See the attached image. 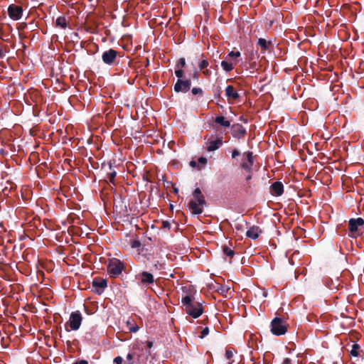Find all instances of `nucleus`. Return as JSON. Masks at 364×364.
<instances>
[{
	"label": "nucleus",
	"instance_id": "1",
	"mask_svg": "<svg viewBox=\"0 0 364 364\" xmlns=\"http://www.w3.org/2000/svg\"><path fill=\"white\" fill-rule=\"evenodd\" d=\"M183 308L186 314L194 318H197L203 313V307L202 303L195 300L190 295H186L181 299Z\"/></svg>",
	"mask_w": 364,
	"mask_h": 364
},
{
	"label": "nucleus",
	"instance_id": "2",
	"mask_svg": "<svg viewBox=\"0 0 364 364\" xmlns=\"http://www.w3.org/2000/svg\"><path fill=\"white\" fill-rule=\"evenodd\" d=\"M195 200H191L188 203V208L193 215H200L203 213V207L205 206L207 203L204 195L202 193L200 188H196L193 193Z\"/></svg>",
	"mask_w": 364,
	"mask_h": 364
},
{
	"label": "nucleus",
	"instance_id": "3",
	"mask_svg": "<svg viewBox=\"0 0 364 364\" xmlns=\"http://www.w3.org/2000/svg\"><path fill=\"white\" fill-rule=\"evenodd\" d=\"M349 235L353 237L360 236L364 232V219L350 218L348 221Z\"/></svg>",
	"mask_w": 364,
	"mask_h": 364
},
{
	"label": "nucleus",
	"instance_id": "4",
	"mask_svg": "<svg viewBox=\"0 0 364 364\" xmlns=\"http://www.w3.org/2000/svg\"><path fill=\"white\" fill-rule=\"evenodd\" d=\"M271 332L274 336L284 335L287 331L286 321L280 317L274 318L270 323Z\"/></svg>",
	"mask_w": 364,
	"mask_h": 364
},
{
	"label": "nucleus",
	"instance_id": "5",
	"mask_svg": "<svg viewBox=\"0 0 364 364\" xmlns=\"http://www.w3.org/2000/svg\"><path fill=\"white\" fill-rule=\"evenodd\" d=\"M82 321V316L79 311L72 312L68 321L65 324V330L67 331L78 330L81 326Z\"/></svg>",
	"mask_w": 364,
	"mask_h": 364
},
{
	"label": "nucleus",
	"instance_id": "6",
	"mask_svg": "<svg viewBox=\"0 0 364 364\" xmlns=\"http://www.w3.org/2000/svg\"><path fill=\"white\" fill-rule=\"evenodd\" d=\"M124 269V263L117 259H111L107 264V272L112 277L119 276Z\"/></svg>",
	"mask_w": 364,
	"mask_h": 364
},
{
	"label": "nucleus",
	"instance_id": "7",
	"mask_svg": "<svg viewBox=\"0 0 364 364\" xmlns=\"http://www.w3.org/2000/svg\"><path fill=\"white\" fill-rule=\"evenodd\" d=\"M8 15L13 21H18L22 18L23 10L22 6L12 4L8 7Z\"/></svg>",
	"mask_w": 364,
	"mask_h": 364
},
{
	"label": "nucleus",
	"instance_id": "8",
	"mask_svg": "<svg viewBox=\"0 0 364 364\" xmlns=\"http://www.w3.org/2000/svg\"><path fill=\"white\" fill-rule=\"evenodd\" d=\"M191 81L190 79H178L174 85V91L176 92H187L190 90Z\"/></svg>",
	"mask_w": 364,
	"mask_h": 364
},
{
	"label": "nucleus",
	"instance_id": "9",
	"mask_svg": "<svg viewBox=\"0 0 364 364\" xmlns=\"http://www.w3.org/2000/svg\"><path fill=\"white\" fill-rule=\"evenodd\" d=\"M118 52L112 48L105 50L102 55V60L107 65H113L117 58Z\"/></svg>",
	"mask_w": 364,
	"mask_h": 364
},
{
	"label": "nucleus",
	"instance_id": "10",
	"mask_svg": "<svg viewBox=\"0 0 364 364\" xmlns=\"http://www.w3.org/2000/svg\"><path fill=\"white\" fill-rule=\"evenodd\" d=\"M136 279L142 285H151L154 283V278L152 274L143 271L136 276Z\"/></svg>",
	"mask_w": 364,
	"mask_h": 364
},
{
	"label": "nucleus",
	"instance_id": "11",
	"mask_svg": "<svg viewBox=\"0 0 364 364\" xmlns=\"http://www.w3.org/2000/svg\"><path fill=\"white\" fill-rule=\"evenodd\" d=\"M92 291L101 294L107 287V280L102 278H95L92 281Z\"/></svg>",
	"mask_w": 364,
	"mask_h": 364
},
{
	"label": "nucleus",
	"instance_id": "12",
	"mask_svg": "<svg viewBox=\"0 0 364 364\" xmlns=\"http://www.w3.org/2000/svg\"><path fill=\"white\" fill-rule=\"evenodd\" d=\"M223 136H218L215 139H208L206 142V150L208 152L216 151L223 145Z\"/></svg>",
	"mask_w": 364,
	"mask_h": 364
},
{
	"label": "nucleus",
	"instance_id": "13",
	"mask_svg": "<svg viewBox=\"0 0 364 364\" xmlns=\"http://www.w3.org/2000/svg\"><path fill=\"white\" fill-rule=\"evenodd\" d=\"M232 130V136L237 139H240L246 134V129L240 124H233Z\"/></svg>",
	"mask_w": 364,
	"mask_h": 364
},
{
	"label": "nucleus",
	"instance_id": "14",
	"mask_svg": "<svg viewBox=\"0 0 364 364\" xmlns=\"http://www.w3.org/2000/svg\"><path fill=\"white\" fill-rule=\"evenodd\" d=\"M284 192V186L280 181L274 182L270 186V193L272 196H280Z\"/></svg>",
	"mask_w": 364,
	"mask_h": 364
},
{
	"label": "nucleus",
	"instance_id": "15",
	"mask_svg": "<svg viewBox=\"0 0 364 364\" xmlns=\"http://www.w3.org/2000/svg\"><path fill=\"white\" fill-rule=\"evenodd\" d=\"M262 232V230L260 229L259 226L252 225L250 228V229L246 232V236L248 238H251L253 240H256L259 237V235Z\"/></svg>",
	"mask_w": 364,
	"mask_h": 364
},
{
	"label": "nucleus",
	"instance_id": "16",
	"mask_svg": "<svg viewBox=\"0 0 364 364\" xmlns=\"http://www.w3.org/2000/svg\"><path fill=\"white\" fill-rule=\"evenodd\" d=\"M225 96L229 100H236L240 97L238 92L235 90L232 85H228L225 88Z\"/></svg>",
	"mask_w": 364,
	"mask_h": 364
},
{
	"label": "nucleus",
	"instance_id": "17",
	"mask_svg": "<svg viewBox=\"0 0 364 364\" xmlns=\"http://www.w3.org/2000/svg\"><path fill=\"white\" fill-rule=\"evenodd\" d=\"M140 355L135 352H129L126 357L125 364H139Z\"/></svg>",
	"mask_w": 364,
	"mask_h": 364
},
{
	"label": "nucleus",
	"instance_id": "18",
	"mask_svg": "<svg viewBox=\"0 0 364 364\" xmlns=\"http://www.w3.org/2000/svg\"><path fill=\"white\" fill-rule=\"evenodd\" d=\"M350 354L353 357H362L363 358L364 352L360 350V346L358 343H353L351 346V350Z\"/></svg>",
	"mask_w": 364,
	"mask_h": 364
},
{
	"label": "nucleus",
	"instance_id": "19",
	"mask_svg": "<svg viewBox=\"0 0 364 364\" xmlns=\"http://www.w3.org/2000/svg\"><path fill=\"white\" fill-rule=\"evenodd\" d=\"M271 44V41H267L264 38H260L258 39L257 45L261 48L262 53L269 50V47Z\"/></svg>",
	"mask_w": 364,
	"mask_h": 364
},
{
	"label": "nucleus",
	"instance_id": "20",
	"mask_svg": "<svg viewBox=\"0 0 364 364\" xmlns=\"http://www.w3.org/2000/svg\"><path fill=\"white\" fill-rule=\"evenodd\" d=\"M215 122L224 127H229L230 122L227 120L223 116H217L215 119Z\"/></svg>",
	"mask_w": 364,
	"mask_h": 364
},
{
	"label": "nucleus",
	"instance_id": "21",
	"mask_svg": "<svg viewBox=\"0 0 364 364\" xmlns=\"http://www.w3.org/2000/svg\"><path fill=\"white\" fill-rule=\"evenodd\" d=\"M55 24L57 26H60L62 28H66L67 27V21L64 16H59L57 18Z\"/></svg>",
	"mask_w": 364,
	"mask_h": 364
},
{
	"label": "nucleus",
	"instance_id": "22",
	"mask_svg": "<svg viewBox=\"0 0 364 364\" xmlns=\"http://www.w3.org/2000/svg\"><path fill=\"white\" fill-rule=\"evenodd\" d=\"M221 66L223 68V70L226 72H230L234 68L233 63H229L226 60H223L221 62Z\"/></svg>",
	"mask_w": 364,
	"mask_h": 364
},
{
	"label": "nucleus",
	"instance_id": "23",
	"mask_svg": "<svg viewBox=\"0 0 364 364\" xmlns=\"http://www.w3.org/2000/svg\"><path fill=\"white\" fill-rule=\"evenodd\" d=\"M223 252L226 256L229 257L230 259H232L235 255V252L226 245L223 247Z\"/></svg>",
	"mask_w": 364,
	"mask_h": 364
},
{
	"label": "nucleus",
	"instance_id": "24",
	"mask_svg": "<svg viewBox=\"0 0 364 364\" xmlns=\"http://www.w3.org/2000/svg\"><path fill=\"white\" fill-rule=\"evenodd\" d=\"M116 175H117V173L115 171H112L107 173V176L110 183L114 184V178L116 177Z\"/></svg>",
	"mask_w": 364,
	"mask_h": 364
},
{
	"label": "nucleus",
	"instance_id": "25",
	"mask_svg": "<svg viewBox=\"0 0 364 364\" xmlns=\"http://www.w3.org/2000/svg\"><path fill=\"white\" fill-rule=\"evenodd\" d=\"M209 63L207 59H203L198 64V67L200 70L206 68L208 66Z\"/></svg>",
	"mask_w": 364,
	"mask_h": 364
},
{
	"label": "nucleus",
	"instance_id": "26",
	"mask_svg": "<svg viewBox=\"0 0 364 364\" xmlns=\"http://www.w3.org/2000/svg\"><path fill=\"white\" fill-rule=\"evenodd\" d=\"M241 55V53L239 51H230L229 53H228V57L232 60H235L237 58H239L240 56Z\"/></svg>",
	"mask_w": 364,
	"mask_h": 364
},
{
	"label": "nucleus",
	"instance_id": "27",
	"mask_svg": "<svg viewBox=\"0 0 364 364\" xmlns=\"http://www.w3.org/2000/svg\"><path fill=\"white\" fill-rule=\"evenodd\" d=\"M185 65H186V60H185V58H181L178 60V62H177V63H176V67L177 68H181V69H182V68H184V67H185Z\"/></svg>",
	"mask_w": 364,
	"mask_h": 364
},
{
	"label": "nucleus",
	"instance_id": "28",
	"mask_svg": "<svg viewBox=\"0 0 364 364\" xmlns=\"http://www.w3.org/2000/svg\"><path fill=\"white\" fill-rule=\"evenodd\" d=\"M191 92L193 95H203V91L200 87H193L191 90Z\"/></svg>",
	"mask_w": 364,
	"mask_h": 364
},
{
	"label": "nucleus",
	"instance_id": "29",
	"mask_svg": "<svg viewBox=\"0 0 364 364\" xmlns=\"http://www.w3.org/2000/svg\"><path fill=\"white\" fill-rule=\"evenodd\" d=\"M183 70L181 68H178L175 70V75L178 77V79H183Z\"/></svg>",
	"mask_w": 364,
	"mask_h": 364
},
{
	"label": "nucleus",
	"instance_id": "30",
	"mask_svg": "<svg viewBox=\"0 0 364 364\" xmlns=\"http://www.w3.org/2000/svg\"><path fill=\"white\" fill-rule=\"evenodd\" d=\"M253 164H251V163H249L248 161L247 162H243L242 164H241V166L243 169L246 170V171H250L251 169V167L252 166Z\"/></svg>",
	"mask_w": 364,
	"mask_h": 364
},
{
	"label": "nucleus",
	"instance_id": "31",
	"mask_svg": "<svg viewBox=\"0 0 364 364\" xmlns=\"http://www.w3.org/2000/svg\"><path fill=\"white\" fill-rule=\"evenodd\" d=\"M225 357L228 360H231L233 357V352L231 348H228L225 351Z\"/></svg>",
	"mask_w": 364,
	"mask_h": 364
},
{
	"label": "nucleus",
	"instance_id": "32",
	"mask_svg": "<svg viewBox=\"0 0 364 364\" xmlns=\"http://www.w3.org/2000/svg\"><path fill=\"white\" fill-rule=\"evenodd\" d=\"M246 157H247V161L249 163L253 164V156L252 152L247 151L245 153Z\"/></svg>",
	"mask_w": 364,
	"mask_h": 364
},
{
	"label": "nucleus",
	"instance_id": "33",
	"mask_svg": "<svg viewBox=\"0 0 364 364\" xmlns=\"http://www.w3.org/2000/svg\"><path fill=\"white\" fill-rule=\"evenodd\" d=\"M123 361H124V360H123L122 357H121V356H117L116 358H114V360H113L114 364H122Z\"/></svg>",
	"mask_w": 364,
	"mask_h": 364
},
{
	"label": "nucleus",
	"instance_id": "34",
	"mask_svg": "<svg viewBox=\"0 0 364 364\" xmlns=\"http://www.w3.org/2000/svg\"><path fill=\"white\" fill-rule=\"evenodd\" d=\"M209 333V328L208 327L204 328L201 331L200 338H203L205 336H206Z\"/></svg>",
	"mask_w": 364,
	"mask_h": 364
},
{
	"label": "nucleus",
	"instance_id": "35",
	"mask_svg": "<svg viewBox=\"0 0 364 364\" xmlns=\"http://www.w3.org/2000/svg\"><path fill=\"white\" fill-rule=\"evenodd\" d=\"M139 328L137 325H132L129 327V331L132 333H136L139 331Z\"/></svg>",
	"mask_w": 364,
	"mask_h": 364
},
{
	"label": "nucleus",
	"instance_id": "36",
	"mask_svg": "<svg viewBox=\"0 0 364 364\" xmlns=\"http://www.w3.org/2000/svg\"><path fill=\"white\" fill-rule=\"evenodd\" d=\"M228 289L226 287H224L223 286H220V287L217 289L218 292H220L221 294L226 293L228 291Z\"/></svg>",
	"mask_w": 364,
	"mask_h": 364
},
{
	"label": "nucleus",
	"instance_id": "37",
	"mask_svg": "<svg viewBox=\"0 0 364 364\" xmlns=\"http://www.w3.org/2000/svg\"><path fill=\"white\" fill-rule=\"evenodd\" d=\"M190 166L193 168H195V167H197L198 170H200L201 169V167H200L199 166L197 165V163L196 161L192 160L190 161Z\"/></svg>",
	"mask_w": 364,
	"mask_h": 364
},
{
	"label": "nucleus",
	"instance_id": "38",
	"mask_svg": "<svg viewBox=\"0 0 364 364\" xmlns=\"http://www.w3.org/2000/svg\"><path fill=\"white\" fill-rule=\"evenodd\" d=\"M207 161H208L207 159H206V158H205V157H203V156H201V157H200V158L198 159V162H199L200 164H203V165L206 164H207Z\"/></svg>",
	"mask_w": 364,
	"mask_h": 364
},
{
	"label": "nucleus",
	"instance_id": "39",
	"mask_svg": "<svg viewBox=\"0 0 364 364\" xmlns=\"http://www.w3.org/2000/svg\"><path fill=\"white\" fill-rule=\"evenodd\" d=\"M141 245L140 242L138 241V240H134L132 243V247H139Z\"/></svg>",
	"mask_w": 364,
	"mask_h": 364
},
{
	"label": "nucleus",
	"instance_id": "40",
	"mask_svg": "<svg viewBox=\"0 0 364 364\" xmlns=\"http://www.w3.org/2000/svg\"><path fill=\"white\" fill-rule=\"evenodd\" d=\"M240 155V152L237 149H233L232 151V157L235 158L236 156Z\"/></svg>",
	"mask_w": 364,
	"mask_h": 364
},
{
	"label": "nucleus",
	"instance_id": "41",
	"mask_svg": "<svg viewBox=\"0 0 364 364\" xmlns=\"http://www.w3.org/2000/svg\"><path fill=\"white\" fill-rule=\"evenodd\" d=\"M170 226H171V225H170V223L168 221H163L162 227L164 228H168L169 229Z\"/></svg>",
	"mask_w": 364,
	"mask_h": 364
},
{
	"label": "nucleus",
	"instance_id": "42",
	"mask_svg": "<svg viewBox=\"0 0 364 364\" xmlns=\"http://www.w3.org/2000/svg\"><path fill=\"white\" fill-rule=\"evenodd\" d=\"M73 364H88V362L85 360H80L74 362Z\"/></svg>",
	"mask_w": 364,
	"mask_h": 364
},
{
	"label": "nucleus",
	"instance_id": "43",
	"mask_svg": "<svg viewBox=\"0 0 364 364\" xmlns=\"http://www.w3.org/2000/svg\"><path fill=\"white\" fill-rule=\"evenodd\" d=\"M198 71L196 70H194L193 74H192V78L193 79H196V80H198Z\"/></svg>",
	"mask_w": 364,
	"mask_h": 364
},
{
	"label": "nucleus",
	"instance_id": "44",
	"mask_svg": "<svg viewBox=\"0 0 364 364\" xmlns=\"http://www.w3.org/2000/svg\"><path fill=\"white\" fill-rule=\"evenodd\" d=\"M203 73L206 75V76H210L211 75V71L208 69H206V70H203Z\"/></svg>",
	"mask_w": 364,
	"mask_h": 364
},
{
	"label": "nucleus",
	"instance_id": "45",
	"mask_svg": "<svg viewBox=\"0 0 364 364\" xmlns=\"http://www.w3.org/2000/svg\"><path fill=\"white\" fill-rule=\"evenodd\" d=\"M282 364H291V360L289 358H286L283 360Z\"/></svg>",
	"mask_w": 364,
	"mask_h": 364
},
{
	"label": "nucleus",
	"instance_id": "46",
	"mask_svg": "<svg viewBox=\"0 0 364 364\" xmlns=\"http://www.w3.org/2000/svg\"><path fill=\"white\" fill-rule=\"evenodd\" d=\"M146 346H147V348H152V346H153V342H152V341H147V342H146Z\"/></svg>",
	"mask_w": 364,
	"mask_h": 364
},
{
	"label": "nucleus",
	"instance_id": "47",
	"mask_svg": "<svg viewBox=\"0 0 364 364\" xmlns=\"http://www.w3.org/2000/svg\"><path fill=\"white\" fill-rule=\"evenodd\" d=\"M5 56L2 49L0 48V58H3Z\"/></svg>",
	"mask_w": 364,
	"mask_h": 364
},
{
	"label": "nucleus",
	"instance_id": "48",
	"mask_svg": "<svg viewBox=\"0 0 364 364\" xmlns=\"http://www.w3.org/2000/svg\"><path fill=\"white\" fill-rule=\"evenodd\" d=\"M242 224H240V225H237L235 226V228H236L237 230H242Z\"/></svg>",
	"mask_w": 364,
	"mask_h": 364
},
{
	"label": "nucleus",
	"instance_id": "49",
	"mask_svg": "<svg viewBox=\"0 0 364 364\" xmlns=\"http://www.w3.org/2000/svg\"><path fill=\"white\" fill-rule=\"evenodd\" d=\"M173 192L174 193L177 194L178 193V189L176 188H173Z\"/></svg>",
	"mask_w": 364,
	"mask_h": 364
},
{
	"label": "nucleus",
	"instance_id": "50",
	"mask_svg": "<svg viewBox=\"0 0 364 364\" xmlns=\"http://www.w3.org/2000/svg\"><path fill=\"white\" fill-rule=\"evenodd\" d=\"M250 178H251V176H248L247 177V180H250Z\"/></svg>",
	"mask_w": 364,
	"mask_h": 364
},
{
	"label": "nucleus",
	"instance_id": "51",
	"mask_svg": "<svg viewBox=\"0 0 364 364\" xmlns=\"http://www.w3.org/2000/svg\"><path fill=\"white\" fill-rule=\"evenodd\" d=\"M127 325H131V322L129 321H127Z\"/></svg>",
	"mask_w": 364,
	"mask_h": 364
},
{
	"label": "nucleus",
	"instance_id": "52",
	"mask_svg": "<svg viewBox=\"0 0 364 364\" xmlns=\"http://www.w3.org/2000/svg\"><path fill=\"white\" fill-rule=\"evenodd\" d=\"M109 168H110V169L112 168V165H111V164H109Z\"/></svg>",
	"mask_w": 364,
	"mask_h": 364
}]
</instances>
